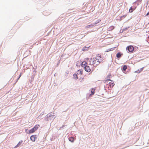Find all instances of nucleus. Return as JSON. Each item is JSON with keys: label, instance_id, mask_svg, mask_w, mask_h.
<instances>
[{"label": "nucleus", "instance_id": "obj_12", "mask_svg": "<svg viewBox=\"0 0 149 149\" xmlns=\"http://www.w3.org/2000/svg\"><path fill=\"white\" fill-rule=\"evenodd\" d=\"M22 141H20L17 144V145L14 147L15 148H16L19 146H20L21 143H22Z\"/></svg>", "mask_w": 149, "mask_h": 149}, {"label": "nucleus", "instance_id": "obj_9", "mask_svg": "<svg viewBox=\"0 0 149 149\" xmlns=\"http://www.w3.org/2000/svg\"><path fill=\"white\" fill-rule=\"evenodd\" d=\"M36 139V136L35 135H32L30 137L31 140L33 141H35Z\"/></svg>", "mask_w": 149, "mask_h": 149}, {"label": "nucleus", "instance_id": "obj_18", "mask_svg": "<svg viewBox=\"0 0 149 149\" xmlns=\"http://www.w3.org/2000/svg\"><path fill=\"white\" fill-rule=\"evenodd\" d=\"M114 27L113 26H111L110 27L109 29L110 30H113L114 29Z\"/></svg>", "mask_w": 149, "mask_h": 149}, {"label": "nucleus", "instance_id": "obj_2", "mask_svg": "<svg viewBox=\"0 0 149 149\" xmlns=\"http://www.w3.org/2000/svg\"><path fill=\"white\" fill-rule=\"evenodd\" d=\"M104 83L107 84V86L108 88L112 87L115 85L113 82L109 79L106 80L104 81Z\"/></svg>", "mask_w": 149, "mask_h": 149}, {"label": "nucleus", "instance_id": "obj_14", "mask_svg": "<svg viewBox=\"0 0 149 149\" xmlns=\"http://www.w3.org/2000/svg\"><path fill=\"white\" fill-rule=\"evenodd\" d=\"M69 140L72 142H73L74 141V139L73 137H71L69 138Z\"/></svg>", "mask_w": 149, "mask_h": 149}, {"label": "nucleus", "instance_id": "obj_13", "mask_svg": "<svg viewBox=\"0 0 149 149\" xmlns=\"http://www.w3.org/2000/svg\"><path fill=\"white\" fill-rule=\"evenodd\" d=\"M122 54H121L120 53L118 52L116 54V57L118 58H120L121 57Z\"/></svg>", "mask_w": 149, "mask_h": 149}, {"label": "nucleus", "instance_id": "obj_1", "mask_svg": "<svg viewBox=\"0 0 149 149\" xmlns=\"http://www.w3.org/2000/svg\"><path fill=\"white\" fill-rule=\"evenodd\" d=\"M85 60L87 61V62L89 63L90 64L94 66H96L99 64V62H98L95 58H91L89 59V58H86Z\"/></svg>", "mask_w": 149, "mask_h": 149}, {"label": "nucleus", "instance_id": "obj_22", "mask_svg": "<svg viewBox=\"0 0 149 149\" xmlns=\"http://www.w3.org/2000/svg\"><path fill=\"white\" fill-rule=\"evenodd\" d=\"M78 62L79 63V61H77V63H78Z\"/></svg>", "mask_w": 149, "mask_h": 149}, {"label": "nucleus", "instance_id": "obj_10", "mask_svg": "<svg viewBox=\"0 0 149 149\" xmlns=\"http://www.w3.org/2000/svg\"><path fill=\"white\" fill-rule=\"evenodd\" d=\"M77 73L78 74H83L82 70H78L77 72Z\"/></svg>", "mask_w": 149, "mask_h": 149}, {"label": "nucleus", "instance_id": "obj_19", "mask_svg": "<svg viewBox=\"0 0 149 149\" xmlns=\"http://www.w3.org/2000/svg\"><path fill=\"white\" fill-rule=\"evenodd\" d=\"M110 76H110V75H109V76H108L107 77V79H109V78H110Z\"/></svg>", "mask_w": 149, "mask_h": 149}, {"label": "nucleus", "instance_id": "obj_20", "mask_svg": "<svg viewBox=\"0 0 149 149\" xmlns=\"http://www.w3.org/2000/svg\"><path fill=\"white\" fill-rule=\"evenodd\" d=\"M126 16V15H123V16L122 17H125Z\"/></svg>", "mask_w": 149, "mask_h": 149}, {"label": "nucleus", "instance_id": "obj_16", "mask_svg": "<svg viewBox=\"0 0 149 149\" xmlns=\"http://www.w3.org/2000/svg\"><path fill=\"white\" fill-rule=\"evenodd\" d=\"M91 93L90 94L91 95H93L95 93V90L93 89H92L91 91Z\"/></svg>", "mask_w": 149, "mask_h": 149}, {"label": "nucleus", "instance_id": "obj_21", "mask_svg": "<svg viewBox=\"0 0 149 149\" xmlns=\"http://www.w3.org/2000/svg\"><path fill=\"white\" fill-rule=\"evenodd\" d=\"M21 74H20L19 75V78H18V79H19V77H20V76H21Z\"/></svg>", "mask_w": 149, "mask_h": 149}, {"label": "nucleus", "instance_id": "obj_11", "mask_svg": "<svg viewBox=\"0 0 149 149\" xmlns=\"http://www.w3.org/2000/svg\"><path fill=\"white\" fill-rule=\"evenodd\" d=\"M136 8V7L134 8H132V7H131L129 10V12L130 13H132L133 11Z\"/></svg>", "mask_w": 149, "mask_h": 149}, {"label": "nucleus", "instance_id": "obj_8", "mask_svg": "<svg viewBox=\"0 0 149 149\" xmlns=\"http://www.w3.org/2000/svg\"><path fill=\"white\" fill-rule=\"evenodd\" d=\"M87 63L85 61H83L82 62L81 65V66L84 68L86 67L87 65Z\"/></svg>", "mask_w": 149, "mask_h": 149}, {"label": "nucleus", "instance_id": "obj_6", "mask_svg": "<svg viewBox=\"0 0 149 149\" xmlns=\"http://www.w3.org/2000/svg\"><path fill=\"white\" fill-rule=\"evenodd\" d=\"M127 49L128 50L129 52H132L134 50V48L133 46L130 45L127 47Z\"/></svg>", "mask_w": 149, "mask_h": 149}, {"label": "nucleus", "instance_id": "obj_5", "mask_svg": "<svg viewBox=\"0 0 149 149\" xmlns=\"http://www.w3.org/2000/svg\"><path fill=\"white\" fill-rule=\"evenodd\" d=\"M100 21L101 20H100L99 21V20H98L97 22L94 23V24H91L88 25L87 26H86L85 27L86 28H87V29H88V28H92L93 26H95V25L97 24L98 23L100 22Z\"/></svg>", "mask_w": 149, "mask_h": 149}, {"label": "nucleus", "instance_id": "obj_4", "mask_svg": "<svg viewBox=\"0 0 149 149\" xmlns=\"http://www.w3.org/2000/svg\"><path fill=\"white\" fill-rule=\"evenodd\" d=\"M97 61L99 62V63L101 62L102 61V58L101 57V55L99 54L96 56L95 58Z\"/></svg>", "mask_w": 149, "mask_h": 149}, {"label": "nucleus", "instance_id": "obj_3", "mask_svg": "<svg viewBox=\"0 0 149 149\" xmlns=\"http://www.w3.org/2000/svg\"><path fill=\"white\" fill-rule=\"evenodd\" d=\"M40 127L39 125H35L34 127L32 129L29 131V134L35 132L37 130L38 128Z\"/></svg>", "mask_w": 149, "mask_h": 149}, {"label": "nucleus", "instance_id": "obj_17", "mask_svg": "<svg viewBox=\"0 0 149 149\" xmlns=\"http://www.w3.org/2000/svg\"><path fill=\"white\" fill-rule=\"evenodd\" d=\"M127 68V66L126 65H124L123 68V70L125 71Z\"/></svg>", "mask_w": 149, "mask_h": 149}, {"label": "nucleus", "instance_id": "obj_7", "mask_svg": "<svg viewBox=\"0 0 149 149\" xmlns=\"http://www.w3.org/2000/svg\"><path fill=\"white\" fill-rule=\"evenodd\" d=\"M84 68L85 71L88 72H89L91 70V69L90 67L87 65H86V67H85Z\"/></svg>", "mask_w": 149, "mask_h": 149}, {"label": "nucleus", "instance_id": "obj_15", "mask_svg": "<svg viewBox=\"0 0 149 149\" xmlns=\"http://www.w3.org/2000/svg\"><path fill=\"white\" fill-rule=\"evenodd\" d=\"M73 77L74 79H77L78 78L77 74H74L73 75Z\"/></svg>", "mask_w": 149, "mask_h": 149}]
</instances>
